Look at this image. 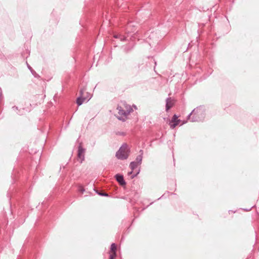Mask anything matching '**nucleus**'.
<instances>
[{
	"mask_svg": "<svg viewBox=\"0 0 259 259\" xmlns=\"http://www.w3.org/2000/svg\"><path fill=\"white\" fill-rule=\"evenodd\" d=\"M34 72H35L34 71V70H33L32 72H31V73H32V74H34Z\"/></svg>",
	"mask_w": 259,
	"mask_h": 259,
	"instance_id": "nucleus-23",
	"label": "nucleus"
},
{
	"mask_svg": "<svg viewBox=\"0 0 259 259\" xmlns=\"http://www.w3.org/2000/svg\"><path fill=\"white\" fill-rule=\"evenodd\" d=\"M85 149L82 148L81 144H80L78 147L77 157L82 162L84 159V153Z\"/></svg>",
	"mask_w": 259,
	"mask_h": 259,
	"instance_id": "nucleus-5",
	"label": "nucleus"
},
{
	"mask_svg": "<svg viewBox=\"0 0 259 259\" xmlns=\"http://www.w3.org/2000/svg\"><path fill=\"white\" fill-rule=\"evenodd\" d=\"M118 111L119 116L118 119L120 120L124 121L127 118V115L133 111V108L129 105H127L125 102H121L120 105H118L117 107Z\"/></svg>",
	"mask_w": 259,
	"mask_h": 259,
	"instance_id": "nucleus-2",
	"label": "nucleus"
},
{
	"mask_svg": "<svg viewBox=\"0 0 259 259\" xmlns=\"http://www.w3.org/2000/svg\"><path fill=\"white\" fill-rule=\"evenodd\" d=\"M26 64H27V67L29 69V70L31 71V72H32L33 71V69L32 68H31V67L28 64L27 62H26Z\"/></svg>",
	"mask_w": 259,
	"mask_h": 259,
	"instance_id": "nucleus-19",
	"label": "nucleus"
},
{
	"mask_svg": "<svg viewBox=\"0 0 259 259\" xmlns=\"http://www.w3.org/2000/svg\"><path fill=\"white\" fill-rule=\"evenodd\" d=\"M154 63H155V65H156V62L155 61H154Z\"/></svg>",
	"mask_w": 259,
	"mask_h": 259,
	"instance_id": "nucleus-25",
	"label": "nucleus"
},
{
	"mask_svg": "<svg viewBox=\"0 0 259 259\" xmlns=\"http://www.w3.org/2000/svg\"><path fill=\"white\" fill-rule=\"evenodd\" d=\"M116 256V254L115 253H111L110 254L109 259H114V258Z\"/></svg>",
	"mask_w": 259,
	"mask_h": 259,
	"instance_id": "nucleus-17",
	"label": "nucleus"
},
{
	"mask_svg": "<svg viewBox=\"0 0 259 259\" xmlns=\"http://www.w3.org/2000/svg\"><path fill=\"white\" fill-rule=\"evenodd\" d=\"M114 37L119 39L121 41H124L127 40V37L120 34L118 33L114 35Z\"/></svg>",
	"mask_w": 259,
	"mask_h": 259,
	"instance_id": "nucleus-10",
	"label": "nucleus"
},
{
	"mask_svg": "<svg viewBox=\"0 0 259 259\" xmlns=\"http://www.w3.org/2000/svg\"><path fill=\"white\" fill-rule=\"evenodd\" d=\"M12 109H13L14 110H17L18 109V107H17V106H13V107H12Z\"/></svg>",
	"mask_w": 259,
	"mask_h": 259,
	"instance_id": "nucleus-20",
	"label": "nucleus"
},
{
	"mask_svg": "<svg viewBox=\"0 0 259 259\" xmlns=\"http://www.w3.org/2000/svg\"><path fill=\"white\" fill-rule=\"evenodd\" d=\"M133 171H134V170H131V171H130V172H128V175H132V173L133 172Z\"/></svg>",
	"mask_w": 259,
	"mask_h": 259,
	"instance_id": "nucleus-21",
	"label": "nucleus"
},
{
	"mask_svg": "<svg viewBox=\"0 0 259 259\" xmlns=\"http://www.w3.org/2000/svg\"><path fill=\"white\" fill-rule=\"evenodd\" d=\"M205 118V112L202 107H198L194 109L188 115V118L191 122L202 121Z\"/></svg>",
	"mask_w": 259,
	"mask_h": 259,
	"instance_id": "nucleus-1",
	"label": "nucleus"
},
{
	"mask_svg": "<svg viewBox=\"0 0 259 259\" xmlns=\"http://www.w3.org/2000/svg\"><path fill=\"white\" fill-rule=\"evenodd\" d=\"M85 91V89H81L79 91L80 96L77 98L76 103L78 106H80L84 101H88L91 97L89 98L84 97L83 96L84 92Z\"/></svg>",
	"mask_w": 259,
	"mask_h": 259,
	"instance_id": "nucleus-4",
	"label": "nucleus"
},
{
	"mask_svg": "<svg viewBox=\"0 0 259 259\" xmlns=\"http://www.w3.org/2000/svg\"><path fill=\"white\" fill-rule=\"evenodd\" d=\"M140 169L139 168L138 171L135 174H133V175L131 176V178L133 179L135 177H136L140 173Z\"/></svg>",
	"mask_w": 259,
	"mask_h": 259,
	"instance_id": "nucleus-15",
	"label": "nucleus"
},
{
	"mask_svg": "<svg viewBox=\"0 0 259 259\" xmlns=\"http://www.w3.org/2000/svg\"><path fill=\"white\" fill-rule=\"evenodd\" d=\"M180 122V120L178 119V116L176 114H174L172 117L171 120L169 122V125L171 128H174L178 125Z\"/></svg>",
	"mask_w": 259,
	"mask_h": 259,
	"instance_id": "nucleus-6",
	"label": "nucleus"
},
{
	"mask_svg": "<svg viewBox=\"0 0 259 259\" xmlns=\"http://www.w3.org/2000/svg\"><path fill=\"white\" fill-rule=\"evenodd\" d=\"M134 44L133 43H132L127 46L124 47L123 50L125 52L127 53L131 51L134 48Z\"/></svg>",
	"mask_w": 259,
	"mask_h": 259,
	"instance_id": "nucleus-11",
	"label": "nucleus"
},
{
	"mask_svg": "<svg viewBox=\"0 0 259 259\" xmlns=\"http://www.w3.org/2000/svg\"><path fill=\"white\" fill-rule=\"evenodd\" d=\"M172 107V104L170 102V98H168L166 100V111H168Z\"/></svg>",
	"mask_w": 259,
	"mask_h": 259,
	"instance_id": "nucleus-12",
	"label": "nucleus"
},
{
	"mask_svg": "<svg viewBox=\"0 0 259 259\" xmlns=\"http://www.w3.org/2000/svg\"><path fill=\"white\" fill-rule=\"evenodd\" d=\"M138 165H139L137 162H136L135 161H132L130 164V167L131 170H134Z\"/></svg>",
	"mask_w": 259,
	"mask_h": 259,
	"instance_id": "nucleus-13",
	"label": "nucleus"
},
{
	"mask_svg": "<svg viewBox=\"0 0 259 259\" xmlns=\"http://www.w3.org/2000/svg\"><path fill=\"white\" fill-rule=\"evenodd\" d=\"M97 193L100 196H108V194L106 193H99L97 191Z\"/></svg>",
	"mask_w": 259,
	"mask_h": 259,
	"instance_id": "nucleus-18",
	"label": "nucleus"
},
{
	"mask_svg": "<svg viewBox=\"0 0 259 259\" xmlns=\"http://www.w3.org/2000/svg\"><path fill=\"white\" fill-rule=\"evenodd\" d=\"M140 154L138 155L136 158V162H137L139 165H141L142 163V161L143 159V151L142 150H140L139 151Z\"/></svg>",
	"mask_w": 259,
	"mask_h": 259,
	"instance_id": "nucleus-9",
	"label": "nucleus"
},
{
	"mask_svg": "<svg viewBox=\"0 0 259 259\" xmlns=\"http://www.w3.org/2000/svg\"><path fill=\"white\" fill-rule=\"evenodd\" d=\"M17 113H18V114H19V115H22V114H23V113H22V112H20V110H19V112H18Z\"/></svg>",
	"mask_w": 259,
	"mask_h": 259,
	"instance_id": "nucleus-22",
	"label": "nucleus"
},
{
	"mask_svg": "<svg viewBox=\"0 0 259 259\" xmlns=\"http://www.w3.org/2000/svg\"><path fill=\"white\" fill-rule=\"evenodd\" d=\"M78 191L81 193H83L85 191V190L82 186H79L78 187Z\"/></svg>",
	"mask_w": 259,
	"mask_h": 259,
	"instance_id": "nucleus-16",
	"label": "nucleus"
},
{
	"mask_svg": "<svg viewBox=\"0 0 259 259\" xmlns=\"http://www.w3.org/2000/svg\"><path fill=\"white\" fill-rule=\"evenodd\" d=\"M130 153V149L126 144L123 143L116 153V157L120 160L126 159Z\"/></svg>",
	"mask_w": 259,
	"mask_h": 259,
	"instance_id": "nucleus-3",
	"label": "nucleus"
},
{
	"mask_svg": "<svg viewBox=\"0 0 259 259\" xmlns=\"http://www.w3.org/2000/svg\"><path fill=\"white\" fill-rule=\"evenodd\" d=\"M115 178L116 180L118 182V183L120 184V185L123 186L126 185V183L124 180L123 177L122 175L120 174H116L115 176Z\"/></svg>",
	"mask_w": 259,
	"mask_h": 259,
	"instance_id": "nucleus-7",
	"label": "nucleus"
},
{
	"mask_svg": "<svg viewBox=\"0 0 259 259\" xmlns=\"http://www.w3.org/2000/svg\"><path fill=\"white\" fill-rule=\"evenodd\" d=\"M117 246L114 243H112L110 247V251L111 253H115L116 254Z\"/></svg>",
	"mask_w": 259,
	"mask_h": 259,
	"instance_id": "nucleus-14",
	"label": "nucleus"
},
{
	"mask_svg": "<svg viewBox=\"0 0 259 259\" xmlns=\"http://www.w3.org/2000/svg\"><path fill=\"white\" fill-rule=\"evenodd\" d=\"M126 31L127 33H129L130 32H134L136 31L134 22H130L128 23L126 26Z\"/></svg>",
	"mask_w": 259,
	"mask_h": 259,
	"instance_id": "nucleus-8",
	"label": "nucleus"
},
{
	"mask_svg": "<svg viewBox=\"0 0 259 259\" xmlns=\"http://www.w3.org/2000/svg\"><path fill=\"white\" fill-rule=\"evenodd\" d=\"M34 72H35L34 71V70H33L32 72H31V73H32V74H34Z\"/></svg>",
	"mask_w": 259,
	"mask_h": 259,
	"instance_id": "nucleus-24",
	"label": "nucleus"
}]
</instances>
